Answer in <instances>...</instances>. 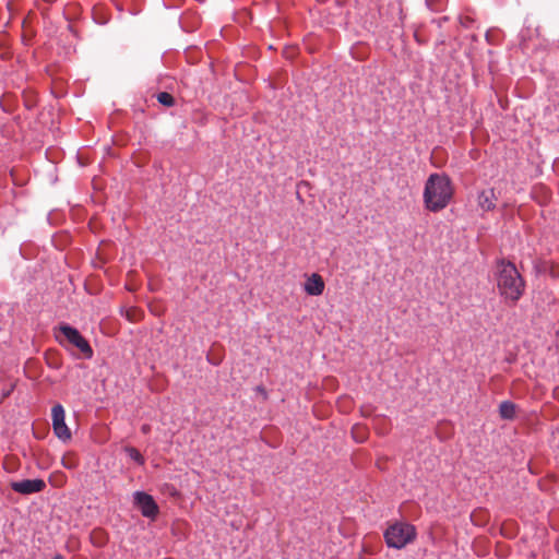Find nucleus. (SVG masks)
<instances>
[{
	"label": "nucleus",
	"mask_w": 559,
	"mask_h": 559,
	"mask_svg": "<svg viewBox=\"0 0 559 559\" xmlns=\"http://www.w3.org/2000/svg\"><path fill=\"white\" fill-rule=\"evenodd\" d=\"M495 276L500 296L516 304L524 294L525 282L515 265L503 259L498 260Z\"/></svg>",
	"instance_id": "1"
},
{
	"label": "nucleus",
	"mask_w": 559,
	"mask_h": 559,
	"mask_svg": "<svg viewBox=\"0 0 559 559\" xmlns=\"http://www.w3.org/2000/svg\"><path fill=\"white\" fill-rule=\"evenodd\" d=\"M453 195L451 180L447 175L431 174L425 185L424 202L427 210L439 212L447 207Z\"/></svg>",
	"instance_id": "2"
},
{
	"label": "nucleus",
	"mask_w": 559,
	"mask_h": 559,
	"mask_svg": "<svg viewBox=\"0 0 559 559\" xmlns=\"http://www.w3.org/2000/svg\"><path fill=\"white\" fill-rule=\"evenodd\" d=\"M57 331L59 334L56 337L61 346L75 347L80 352L79 358L91 359L93 357V348L78 329L62 323L58 326Z\"/></svg>",
	"instance_id": "3"
},
{
	"label": "nucleus",
	"mask_w": 559,
	"mask_h": 559,
	"mask_svg": "<svg viewBox=\"0 0 559 559\" xmlns=\"http://www.w3.org/2000/svg\"><path fill=\"white\" fill-rule=\"evenodd\" d=\"M415 538V526L405 522H396L384 532L385 543L391 548L402 549Z\"/></svg>",
	"instance_id": "4"
},
{
	"label": "nucleus",
	"mask_w": 559,
	"mask_h": 559,
	"mask_svg": "<svg viewBox=\"0 0 559 559\" xmlns=\"http://www.w3.org/2000/svg\"><path fill=\"white\" fill-rule=\"evenodd\" d=\"M133 497L134 506L141 511L142 515L155 520L159 509L154 498L144 491H135Z\"/></svg>",
	"instance_id": "5"
},
{
	"label": "nucleus",
	"mask_w": 559,
	"mask_h": 559,
	"mask_svg": "<svg viewBox=\"0 0 559 559\" xmlns=\"http://www.w3.org/2000/svg\"><path fill=\"white\" fill-rule=\"evenodd\" d=\"M52 428L58 439L69 441L71 439V431L66 424V413L61 404H56L51 409Z\"/></svg>",
	"instance_id": "6"
},
{
	"label": "nucleus",
	"mask_w": 559,
	"mask_h": 559,
	"mask_svg": "<svg viewBox=\"0 0 559 559\" xmlns=\"http://www.w3.org/2000/svg\"><path fill=\"white\" fill-rule=\"evenodd\" d=\"M11 489L21 495H32L40 492L46 488V483L43 479H23L20 481H12Z\"/></svg>",
	"instance_id": "7"
},
{
	"label": "nucleus",
	"mask_w": 559,
	"mask_h": 559,
	"mask_svg": "<svg viewBox=\"0 0 559 559\" xmlns=\"http://www.w3.org/2000/svg\"><path fill=\"white\" fill-rule=\"evenodd\" d=\"M497 199L495 189H485L478 193L477 203L483 211L489 212L495 210Z\"/></svg>",
	"instance_id": "8"
},
{
	"label": "nucleus",
	"mask_w": 559,
	"mask_h": 559,
	"mask_svg": "<svg viewBox=\"0 0 559 559\" xmlns=\"http://www.w3.org/2000/svg\"><path fill=\"white\" fill-rule=\"evenodd\" d=\"M305 290L310 296H319L324 290V282L323 278L317 274L313 273L306 282L305 284Z\"/></svg>",
	"instance_id": "9"
},
{
	"label": "nucleus",
	"mask_w": 559,
	"mask_h": 559,
	"mask_svg": "<svg viewBox=\"0 0 559 559\" xmlns=\"http://www.w3.org/2000/svg\"><path fill=\"white\" fill-rule=\"evenodd\" d=\"M516 405L511 401H503L499 405V415L502 419L512 420L515 418Z\"/></svg>",
	"instance_id": "10"
},
{
	"label": "nucleus",
	"mask_w": 559,
	"mask_h": 559,
	"mask_svg": "<svg viewBox=\"0 0 559 559\" xmlns=\"http://www.w3.org/2000/svg\"><path fill=\"white\" fill-rule=\"evenodd\" d=\"M157 100L159 104L166 107H173L175 105V98L167 92H160L157 94Z\"/></svg>",
	"instance_id": "11"
},
{
	"label": "nucleus",
	"mask_w": 559,
	"mask_h": 559,
	"mask_svg": "<svg viewBox=\"0 0 559 559\" xmlns=\"http://www.w3.org/2000/svg\"><path fill=\"white\" fill-rule=\"evenodd\" d=\"M126 452L129 455V457L131 460L135 461L138 464H140V465L144 464L145 460H144L143 455L135 448L128 447V448H126Z\"/></svg>",
	"instance_id": "12"
},
{
	"label": "nucleus",
	"mask_w": 559,
	"mask_h": 559,
	"mask_svg": "<svg viewBox=\"0 0 559 559\" xmlns=\"http://www.w3.org/2000/svg\"><path fill=\"white\" fill-rule=\"evenodd\" d=\"M352 435H353V438L357 441V442H364L367 438V431H366V428L362 427V426H355L352 430Z\"/></svg>",
	"instance_id": "13"
},
{
	"label": "nucleus",
	"mask_w": 559,
	"mask_h": 559,
	"mask_svg": "<svg viewBox=\"0 0 559 559\" xmlns=\"http://www.w3.org/2000/svg\"><path fill=\"white\" fill-rule=\"evenodd\" d=\"M62 466L68 469H73L78 466V462L72 455H66L62 459Z\"/></svg>",
	"instance_id": "14"
},
{
	"label": "nucleus",
	"mask_w": 559,
	"mask_h": 559,
	"mask_svg": "<svg viewBox=\"0 0 559 559\" xmlns=\"http://www.w3.org/2000/svg\"><path fill=\"white\" fill-rule=\"evenodd\" d=\"M549 274L551 277L558 278L559 277V265L552 264L550 266Z\"/></svg>",
	"instance_id": "15"
},
{
	"label": "nucleus",
	"mask_w": 559,
	"mask_h": 559,
	"mask_svg": "<svg viewBox=\"0 0 559 559\" xmlns=\"http://www.w3.org/2000/svg\"><path fill=\"white\" fill-rule=\"evenodd\" d=\"M135 310H131V311H128L127 312V318L130 320V321H135L136 318H135Z\"/></svg>",
	"instance_id": "16"
},
{
	"label": "nucleus",
	"mask_w": 559,
	"mask_h": 559,
	"mask_svg": "<svg viewBox=\"0 0 559 559\" xmlns=\"http://www.w3.org/2000/svg\"><path fill=\"white\" fill-rule=\"evenodd\" d=\"M141 431H142L143 433H148V432L151 431V426H150V425H146V424H145V425H143V426L141 427Z\"/></svg>",
	"instance_id": "17"
},
{
	"label": "nucleus",
	"mask_w": 559,
	"mask_h": 559,
	"mask_svg": "<svg viewBox=\"0 0 559 559\" xmlns=\"http://www.w3.org/2000/svg\"><path fill=\"white\" fill-rule=\"evenodd\" d=\"M432 1H433V0H426V3H427V5H428L430 9H433V7H432Z\"/></svg>",
	"instance_id": "18"
},
{
	"label": "nucleus",
	"mask_w": 559,
	"mask_h": 559,
	"mask_svg": "<svg viewBox=\"0 0 559 559\" xmlns=\"http://www.w3.org/2000/svg\"><path fill=\"white\" fill-rule=\"evenodd\" d=\"M53 559H64V558L61 555H57V556H55Z\"/></svg>",
	"instance_id": "19"
}]
</instances>
